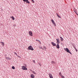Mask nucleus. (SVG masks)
<instances>
[{
    "label": "nucleus",
    "instance_id": "nucleus-34",
    "mask_svg": "<svg viewBox=\"0 0 78 78\" xmlns=\"http://www.w3.org/2000/svg\"><path fill=\"white\" fill-rule=\"evenodd\" d=\"M14 53H15V54H16V52H15Z\"/></svg>",
    "mask_w": 78,
    "mask_h": 78
},
{
    "label": "nucleus",
    "instance_id": "nucleus-2",
    "mask_svg": "<svg viewBox=\"0 0 78 78\" xmlns=\"http://www.w3.org/2000/svg\"><path fill=\"white\" fill-rule=\"evenodd\" d=\"M28 49L29 50H34V49H33V48L31 46H30L28 47Z\"/></svg>",
    "mask_w": 78,
    "mask_h": 78
},
{
    "label": "nucleus",
    "instance_id": "nucleus-4",
    "mask_svg": "<svg viewBox=\"0 0 78 78\" xmlns=\"http://www.w3.org/2000/svg\"><path fill=\"white\" fill-rule=\"evenodd\" d=\"M51 21L53 24L54 25V26H55V27H56V23H55V21H54V20H53V19H51Z\"/></svg>",
    "mask_w": 78,
    "mask_h": 78
},
{
    "label": "nucleus",
    "instance_id": "nucleus-37",
    "mask_svg": "<svg viewBox=\"0 0 78 78\" xmlns=\"http://www.w3.org/2000/svg\"><path fill=\"white\" fill-rule=\"evenodd\" d=\"M39 40H38V42H39Z\"/></svg>",
    "mask_w": 78,
    "mask_h": 78
},
{
    "label": "nucleus",
    "instance_id": "nucleus-14",
    "mask_svg": "<svg viewBox=\"0 0 78 78\" xmlns=\"http://www.w3.org/2000/svg\"><path fill=\"white\" fill-rule=\"evenodd\" d=\"M26 3H28L29 4H30V2L28 1V0L26 1Z\"/></svg>",
    "mask_w": 78,
    "mask_h": 78
},
{
    "label": "nucleus",
    "instance_id": "nucleus-1",
    "mask_svg": "<svg viewBox=\"0 0 78 78\" xmlns=\"http://www.w3.org/2000/svg\"><path fill=\"white\" fill-rule=\"evenodd\" d=\"M56 41H57V45H56V47L58 49H59L60 47H59V38L56 39Z\"/></svg>",
    "mask_w": 78,
    "mask_h": 78
},
{
    "label": "nucleus",
    "instance_id": "nucleus-21",
    "mask_svg": "<svg viewBox=\"0 0 78 78\" xmlns=\"http://www.w3.org/2000/svg\"><path fill=\"white\" fill-rule=\"evenodd\" d=\"M61 76L62 78H65V77L63 76L62 75Z\"/></svg>",
    "mask_w": 78,
    "mask_h": 78
},
{
    "label": "nucleus",
    "instance_id": "nucleus-15",
    "mask_svg": "<svg viewBox=\"0 0 78 78\" xmlns=\"http://www.w3.org/2000/svg\"><path fill=\"white\" fill-rule=\"evenodd\" d=\"M39 48H41V49H43V50H44V48H42L40 46H39Z\"/></svg>",
    "mask_w": 78,
    "mask_h": 78
},
{
    "label": "nucleus",
    "instance_id": "nucleus-19",
    "mask_svg": "<svg viewBox=\"0 0 78 78\" xmlns=\"http://www.w3.org/2000/svg\"><path fill=\"white\" fill-rule=\"evenodd\" d=\"M59 75L60 76H62V74L61 73H59Z\"/></svg>",
    "mask_w": 78,
    "mask_h": 78
},
{
    "label": "nucleus",
    "instance_id": "nucleus-16",
    "mask_svg": "<svg viewBox=\"0 0 78 78\" xmlns=\"http://www.w3.org/2000/svg\"><path fill=\"white\" fill-rule=\"evenodd\" d=\"M43 48H44V49H45V50H46V49H47V48H46V47H45V46H44L43 47Z\"/></svg>",
    "mask_w": 78,
    "mask_h": 78
},
{
    "label": "nucleus",
    "instance_id": "nucleus-18",
    "mask_svg": "<svg viewBox=\"0 0 78 78\" xmlns=\"http://www.w3.org/2000/svg\"><path fill=\"white\" fill-rule=\"evenodd\" d=\"M12 69H15V67H14V66H12Z\"/></svg>",
    "mask_w": 78,
    "mask_h": 78
},
{
    "label": "nucleus",
    "instance_id": "nucleus-22",
    "mask_svg": "<svg viewBox=\"0 0 78 78\" xmlns=\"http://www.w3.org/2000/svg\"><path fill=\"white\" fill-rule=\"evenodd\" d=\"M32 2L33 3H34V0H31Z\"/></svg>",
    "mask_w": 78,
    "mask_h": 78
},
{
    "label": "nucleus",
    "instance_id": "nucleus-27",
    "mask_svg": "<svg viewBox=\"0 0 78 78\" xmlns=\"http://www.w3.org/2000/svg\"><path fill=\"white\" fill-rule=\"evenodd\" d=\"M39 66H42V65H41V63H39Z\"/></svg>",
    "mask_w": 78,
    "mask_h": 78
},
{
    "label": "nucleus",
    "instance_id": "nucleus-9",
    "mask_svg": "<svg viewBox=\"0 0 78 78\" xmlns=\"http://www.w3.org/2000/svg\"><path fill=\"white\" fill-rule=\"evenodd\" d=\"M30 77L32 78H34V77H35V76H34V75L33 74H31L30 75Z\"/></svg>",
    "mask_w": 78,
    "mask_h": 78
},
{
    "label": "nucleus",
    "instance_id": "nucleus-32",
    "mask_svg": "<svg viewBox=\"0 0 78 78\" xmlns=\"http://www.w3.org/2000/svg\"><path fill=\"white\" fill-rule=\"evenodd\" d=\"M8 59H11V58H8Z\"/></svg>",
    "mask_w": 78,
    "mask_h": 78
},
{
    "label": "nucleus",
    "instance_id": "nucleus-26",
    "mask_svg": "<svg viewBox=\"0 0 78 78\" xmlns=\"http://www.w3.org/2000/svg\"><path fill=\"white\" fill-rule=\"evenodd\" d=\"M75 50H76V51H78V50H77V49L76 48L75 49Z\"/></svg>",
    "mask_w": 78,
    "mask_h": 78
},
{
    "label": "nucleus",
    "instance_id": "nucleus-36",
    "mask_svg": "<svg viewBox=\"0 0 78 78\" xmlns=\"http://www.w3.org/2000/svg\"><path fill=\"white\" fill-rule=\"evenodd\" d=\"M74 12H75V13L76 12L75 11Z\"/></svg>",
    "mask_w": 78,
    "mask_h": 78
},
{
    "label": "nucleus",
    "instance_id": "nucleus-35",
    "mask_svg": "<svg viewBox=\"0 0 78 78\" xmlns=\"http://www.w3.org/2000/svg\"><path fill=\"white\" fill-rule=\"evenodd\" d=\"M28 0H26V1H28Z\"/></svg>",
    "mask_w": 78,
    "mask_h": 78
},
{
    "label": "nucleus",
    "instance_id": "nucleus-29",
    "mask_svg": "<svg viewBox=\"0 0 78 78\" xmlns=\"http://www.w3.org/2000/svg\"><path fill=\"white\" fill-rule=\"evenodd\" d=\"M13 27H16V25L15 24H14L13 25Z\"/></svg>",
    "mask_w": 78,
    "mask_h": 78
},
{
    "label": "nucleus",
    "instance_id": "nucleus-3",
    "mask_svg": "<svg viewBox=\"0 0 78 78\" xmlns=\"http://www.w3.org/2000/svg\"><path fill=\"white\" fill-rule=\"evenodd\" d=\"M64 50L67 51V52L68 53H70V54H71V52H70V50H69V49L68 48H66H66H65Z\"/></svg>",
    "mask_w": 78,
    "mask_h": 78
},
{
    "label": "nucleus",
    "instance_id": "nucleus-31",
    "mask_svg": "<svg viewBox=\"0 0 78 78\" xmlns=\"http://www.w3.org/2000/svg\"><path fill=\"white\" fill-rule=\"evenodd\" d=\"M30 71H31V72H32V69H30Z\"/></svg>",
    "mask_w": 78,
    "mask_h": 78
},
{
    "label": "nucleus",
    "instance_id": "nucleus-5",
    "mask_svg": "<svg viewBox=\"0 0 78 78\" xmlns=\"http://www.w3.org/2000/svg\"><path fill=\"white\" fill-rule=\"evenodd\" d=\"M22 69L23 70H27V68L26 67L23 66H22Z\"/></svg>",
    "mask_w": 78,
    "mask_h": 78
},
{
    "label": "nucleus",
    "instance_id": "nucleus-17",
    "mask_svg": "<svg viewBox=\"0 0 78 78\" xmlns=\"http://www.w3.org/2000/svg\"><path fill=\"white\" fill-rule=\"evenodd\" d=\"M32 72L34 73V74H35V75H36V73H35V72H34V71H33Z\"/></svg>",
    "mask_w": 78,
    "mask_h": 78
},
{
    "label": "nucleus",
    "instance_id": "nucleus-23",
    "mask_svg": "<svg viewBox=\"0 0 78 78\" xmlns=\"http://www.w3.org/2000/svg\"><path fill=\"white\" fill-rule=\"evenodd\" d=\"M33 62H34V63H36V62H35V61L34 60H33Z\"/></svg>",
    "mask_w": 78,
    "mask_h": 78
},
{
    "label": "nucleus",
    "instance_id": "nucleus-6",
    "mask_svg": "<svg viewBox=\"0 0 78 78\" xmlns=\"http://www.w3.org/2000/svg\"><path fill=\"white\" fill-rule=\"evenodd\" d=\"M29 34L30 36H33V33L31 31H29Z\"/></svg>",
    "mask_w": 78,
    "mask_h": 78
},
{
    "label": "nucleus",
    "instance_id": "nucleus-25",
    "mask_svg": "<svg viewBox=\"0 0 78 78\" xmlns=\"http://www.w3.org/2000/svg\"><path fill=\"white\" fill-rule=\"evenodd\" d=\"M38 42L40 43V44H41V42L40 41H38Z\"/></svg>",
    "mask_w": 78,
    "mask_h": 78
},
{
    "label": "nucleus",
    "instance_id": "nucleus-20",
    "mask_svg": "<svg viewBox=\"0 0 78 78\" xmlns=\"http://www.w3.org/2000/svg\"><path fill=\"white\" fill-rule=\"evenodd\" d=\"M54 63H55V62L53 61H52L51 62V64H54Z\"/></svg>",
    "mask_w": 78,
    "mask_h": 78
},
{
    "label": "nucleus",
    "instance_id": "nucleus-24",
    "mask_svg": "<svg viewBox=\"0 0 78 78\" xmlns=\"http://www.w3.org/2000/svg\"><path fill=\"white\" fill-rule=\"evenodd\" d=\"M73 47L74 48H75V49H76V47H75V46L74 45H73Z\"/></svg>",
    "mask_w": 78,
    "mask_h": 78
},
{
    "label": "nucleus",
    "instance_id": "nucleus-13",
    "mask_svg": "<svg viewBox=\"0 0 78 78\" xmlns=\"http://www.w3.org/2000/svg\"><path fill=\"white\" fill-rule=\"evenodd\" d=\"M10 18H12V19L13 20H14V19H15L14 18L13 16H11Z\"/></svg>",
    "mask_w": 78,
    "mask_h": 78
},
{
    "label": "nucleus",
    "instance_id": "nucleus-7",
    "mask_svg": "<svg viewBox=\"0 0 78 78\" xmlns=\"http://www.w3.org/2000/svg\"><path fill=\"white\" fill-rule=\"evenodd\" d=\"M49 75L50 78H53V76H52L51 74L50 73H49Z\"/></svg>",
    "mask_w": 78,
    "mask_h": 78
},
{
    "label": "nucleus",
    "instance_id": "nucleus-8",
    "mask_svg": "<svg viewBox=\"0 0 78 78\" xmlns=\"http://www.w3.org/2000/svg\"><path fill=\"white\" fill-rule=\"evenodd\" d=\"M51 44H52V45L53 46H56V44L53 42H52Z\"/></svg>",
    "mask_w": 78,
    "mask_h": 78
},
{
    "label": "nucleus",
    "instance_id": "nucleus-30",
    "mask_svg": "<svg viewBox=\"0 0 78 78\" xmlns=\"http://www.w3.org/2000/svg\"><path fill=\"white\" fill-rule=\"evenodd\" d=\"M24 2H26V0H23Z\"/></svg>",
    "mask_w": 78,
    "mask_h": 78
},
{
    "label": "nucleus",
    "instance_id": "nucleus-33",
    "mask_svg": "<svg viewBox=\"0 0 78 78\" xmlns=\"http://www.w3.org/2000/svg\"><path fill=\"white\" fill-rule=\"evenodd\" d=\"M39 41V40H36V41Z\"/></svg>",
    "mask_w": 78,
    "mask_h": 78
},
{
    "label": "nucleus",
    "instance_id": "nucleus-11",
    "mask_svg": "<svg viewBox=\"0 0 78 78\" xmlns=\"http://www.w3.org/2000/svg\"><path fill=\"white\" fill-rule=\"evenodd\" d=\"M1 44H2V46H3V47H4V46H5V44H4V43H3L2 42H1Z\"/></svg>",
    "mask_w": 78,
    "mask_h": 78
},
{
    "label": "nucleus",
    "instance_id": "nucleus-12",
    "mask_svg": "<svg viewBox=\"0 0 78 78\" xmlns=\"http://www.w3.org/2000/svg\"><path fill=\"white\" fill-rule=\"evenodd\" d=\"M56 14L58 17V18H61V16H59V15H58V13H57Z\"/></svg>",
    "mask_w": 78,
    "mask_h": 78
},
{
    "label": "nucleus",
    "instance_id": "nucleus-10",
    "mask_svg": "<svg viewBox=\"0 0 78 78\" xmlns=\"http://www.w3.org/2000/svg\"><path fill=\"white\" fill-rule=\"evenodd\" d=\"M60 37V38L61 39L60 41L62 42V41H64V39H63V38H62V37Z\"/></svg>",
    "mask_w": 78,
    "mask_h": 78
},
{
    "label": "nucleus",
    "instance_id": "nucleus-28",
    "mask_svg": "<svg viewBox=\"0 0 78 78\" xmlns=\"http://www.w3.org/2000/svg\"><path fill=\"white\" fill-rule=\"evenodd\" d=\"M5 58L6 59H8V58H7V57H6Z\"/></svg>",
    "mask_w": 78,
    "mask_h": 78
}]
</instances>
